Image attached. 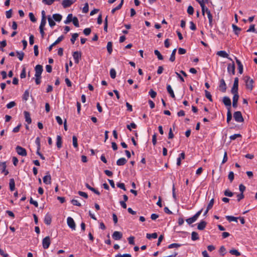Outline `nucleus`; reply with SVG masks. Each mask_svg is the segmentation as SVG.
I'll return each instance as SVG.
<instances>
[{
  "label": "nucleus",
  "instance_id": "f257e3e1",
  "mask_svg": "<svg viewBox=\"0 0 257 257\" xmlns=\"http://www.w3.org/2000/svg\"><path fill=\"white\" fill-rule=\"evenodd\" d=\"M244 80L245 82V86L247 89L251 91L253 89V84L254 81L249 76H246L244 78Z\"/></svg>",
  "mask_w": 257,
  "mask_h": 257
},
{
  "label": "nucleus",
  "instance_id": "f03ea898",
  "mask_svg": "<svg viewBox=\"0 0 257 257\" xmlns=\"http://www.w3.org/2000/svg\"><path fill=\"white\" fill-rule=\"evenodd\" d=\"M202 211H203V209L202 208L199 211H198L193 216L187 219L186 220V221L187 222V223L188 224H191L194 223V222H195L197 220V219H198V218L199 217V216L201 214Z\"/></svg>",
  "mask_w": 257,
  "mask_h": 257
},
{
  "label": "nucleus",
  "instance_id": "7ed1b4c3",
  "mask_svg": "<svg viewBox=\"0 0 257 257\" xmlns=\"http://www.w3.org/2000/svg\"><path fill=\"white\" fill-rule=\"evenodd\" d=\"M233 117L234 120L238 122H242L244 120L241 112L239 111H235L234 113Z\"/></svg>",
  "mask_w": 257,
  "mask_h": 257
},
{
  "label": "nucleus",
  "instance_id": "20e7f679",
  "mask_svg": "<svg viewBox=\"0 0 257 257\" xmlns=\"http://www.w3.org/2000/svg\"><path fill=\"white\" fill-rule=\"evenodd\" d=\"M17 153L20 156H26L27 155L26 150L19 146H18L16 148Z\"/></svg>",
  "mask_w": 257,
  "mask_h": 257
},
{
  "label": "nucleus",
  "instance_id": "39448f33",
  "mask_svg": "<svg viewBox=\"0 0 257 257\" xmlns=\"http://www.w3.org/2000/svg\"><path fill=\"white\" fill-rule=\"evenodd\" d=\"M238 78L236 77L234 78L233 86L231 88V92L232 93H238Z\"/></svg>",
  "mask_w": 257,
  "mask_h": 257
},
{
  "label": "nucleus",
  "instance_id": "423d86ee",
  "mask_svg": "<svg viewBox=\"0 0 257 257\" xmlns=\"http://www.w3.org/2000/svg\"><path fill=\"white\" fill-rule=\"evenodd\" d=\"M50 238L49 236H46L42 240V244L43 247L44 249H47L50 244Z\"/></svg>",
  "mask_w": 257,
  "mask_h": 257
},
{
  "label": "nucleus",
  "instance_id": "0eeeda50",
  "mask_svg": "<svg viewBox=\"0 0 257 257\" xmlns=\"http://www.w3.org/2000/svg\"><path fill=\"white\" fill-rule=\"evenodd\" d=\"M67 223L68 226L72 230H75L76 228L75 223L73 219L71 217H68L67 219Z\"/></svg>",
  "mask_w": 257,
  "mask_h": 257
},
{
  "label": "nucleus",
  "instance_id": "6e6552de",
  "mask_svg": "<svg viewBox=\"0 0 257 257\" xmlns=\"http://www.w3.org/2000/svg\"><path fill=\"white\" fill-rule=\"evenodd\" d=\"M35 76H41L43 71V66L41 65H37L35 67Z\"/></svg>",
  "mask_w": 257,
  "mask_h": 257
},
{
  "label": "nucleus",
  "instance_id": "1a4fd4ad",
  "mask_svg": "<svg viewBox=\"0 0 257 257\" xmlns=\"http://www.w3.org/2000/svg\"><path fill=\"white\" fill-rule=\"evenodd\" d=\"M73 57L76 64H78L81 58V53L80 52L75 51L73 53Z\"/></svg>",
  "mask_w": 257,
  "mask_h": 257
},
{
  "label": "nucleus",
  "instance_id": "9d476101",
  "mask_svg": "<svg viewBox=\"0 0 257 257\" xmlns=\"http://www.w3.org/2000/svg\"><path fill=\"white\" fill-rule=\"evenodd\" d=\"M206 13L207 15V18L209 20V26L212 28L213 26V17L210 10L208 8H206Z\"/></svg>",
  "mask_w": 257,
  "mask_h": 257
},
{
  "label": "nucleus",
  "instance_id": "9b49d317",
  "mask_svg": "<svg viewBox=\"0 0 257 257\" xmlns=\"http://www.w3.org/2000/svg\"><path fill=\"white\" fill-rule=\"evenodd\" d=\"M75 2V0H63L62 5L64 8H67L70 7Z\"/></svg>",
  "mask_w": 257,
  "mask_h": 257
},
{
  "label": "nucleus",
  "instance_id": "f8f14e48",
  "mask_svg": "<svg viewBox=\"0 0 257 257\" xmlns=\"http://www.w3.org/2000/svg\"><path fill=\"white\" fill-rule=\"evenodd\" d=\"M227 71L230 74L234 75L235 74V64L233 62L232 64H228Z\"/></svg>",
  "mask_w": 257,
  "mask_h": 257
},
{
  "label": "nucleus",
  "instance_id": "ddd939ff",
  "mask_svg": "<svg viewBox=\"0 0 257 257\" xmlns=\"http://www.w3.org/2000/svg\"><path fill=\"white\" fill-rule=\"evenodd\" d=\"M219 89L222 92H225L226 90V85L224 79H222L220 80Z\"/></svg>",
  "mask_w": 257,
  "mask_h": 257
},
{
  "label": "nucleus",
  "instance_id": "4468645a",
  "mask_svg": "<svg viewBox=\"0 0 257 257\" xmlns=\"http://www.w3.org/2000/svg\"><path fill=\"white\" fill-rule=\"evenodd\" d=\"M223 102L224 104L227 107V108H229V110L231 108V102L230 99L227 96H224L223 98Z\"/></svg>",
  "mask_w": 257,
  "mask_h": 257
},
{
  "label": "nucleus",
  "instance_id": "2eb2a0df",
  "mask_svg": "<svg viewBox=\"0 0 257 257\" xmlns=\"http://www.w3.org/2000/svg\"><path fill=\"white\" fill-rule=\"evenodd\" d=\"M233 94L232 98V106L234 108H236L237 105V101L239 98V95L238 93H232Z\"/></svg>",
  "mask_w": 257,
  "mask_h": 257
},
{
  "label": "nucleus",
  "instance_id": "dca6fc26",
  "mask_svg": "<svg viewBox=\"0 0 257 257\" xmlns=\"http://www.w3.org/2000/svg\"><path fill=\"white\" fill-rule=\"evenodd\" d=\"M43 182L46 184H50L51 183V177L49 172L47 173V175L43 177Z\"/></svg>",
  "mask_w": 257,
  "mask_h": 257
},
{
  "label": "nucleus",
  "instance_id": "f3484780",
  "mask_svg": "<svg viewBox=\"0 0 257 257\" xmlns=\"http://www.w3.org/2000/svg\"><path fill=\"white\" fill-rule=\"evenodd\" d=\"M112 236L114 240H120L122 237V234L120 232L115 231Z\"/></svg>",
  "mask_w": 257,
  "mask_h": 257
},
{
  "label": "nucleus",
  "instance_id": "a211bd4d",
  "mask_svg": "<svg viewBox=\"0 0 257 257\" xmlns=\"http://www.w3.org/2000/svg\"><path fill=\"white\" fill-rule=\"evenodd\" d=\"M217 55L221 57L226 58L229 59L230 60H232V59L229 57L228 54L225 51H218L217 53Z\"/></svg>",
  "mask_w": 257,
  "mask_h": 257
},
{
  "label": "nucleus",
  "instance_id": "6ab92c4d",
  "mask_svg": "<svg viewBox=\"0 0 257 257\" xmlns=\"http://www.w3.org/2000/svg\"><path fill=\"white\" fill-rule=\"evenodd\" d=\"M24 115L26 121L28 123V124H30L32 122V119L30 116V114L28 111H25Z\"/></svg>",
  "mask_w": 257,
  "mask_h": 257
},
{
  "label": "nucleus",
  "instance_id": "aec40b11",
  "mask_svg": "<svg viewBox=\"0 0 257 257\" xmlns=\"http://www.w3.org/2000/svg\"><path fill=\"white\" fill-rule=\"evenodd\" d=\"M51 221H52L51 215L49 213L46 214V215H45V218H44L45 223L47 225H50L51 223Z\"/></svg>",
  "mask_w": 257,
  "mask_h": 257
},
{
  "label": "nucleus",
  "instance_id": "412c9836",
  "mask_svg": "<svg viewBox=\"0 0 257 257\" xmlns=\"http://www.w3.org/2000/svg\"><path fill=\"white\" fill-rule=\"evenodd\" d=\"M235 59L236 62L238 66V69L239 73L240 74H241L243 73V65L241 64V62L238 59H237V58L236 57H235Z\"/></svg>",
  "mask_w": 257,
  "mask_h": 257
},
{
  "label": "nucleus",
  "instance_id": "4be33fe9",
  "mask_svg": "<svg viewBox=\"0 0 257 257\" xmlns=\"http://www.w3.org/2000/svg\"><path fill=\"white\" fill-rule=\"evenodd\" d=\"M206 224H207V223L205 221H203V220H201L198 224V225H197V228L198 229L200 230H203L206 226Z\"/></svg>",
  "mask_w": 257,
  "mask_h": 257
},
{
  "label": "nucleus",
  "instance_id": "5701e85b",
  "mask_svg": "<svg viewBox=\"0 0 257 257\" xmlns=\"http://www.w3.org/2000/svg\"><path fill=\"white\" fill-rule=\"evenodd\" d=\"M167 90L168 92L170 94V96L174 98L175 97L174 91L173 89L172 88L170 84H168L167 85Z\"/></svg>",
  "mask_w": 257,
  "mask_h": 257
},
{
  "label": "nucleus",
  "instance_id": "b1692460",
  "mask_svg": "<svg viewBox=\"0 0 257 257\" xmlns=\"http://www.w3.org/2000/svg\"><path fill=\"white\" fill-rule=\"evenodd\" d=\"M185 153L184 152L181 153L179 155V157L177 158V165L178 166H180L181 164V160H183L185 159Z\"/></svg>",
  "mask_w": 257,
  "mask_h": 257
},
{
  "label": "nucleus",
  "instance_id": "393cba45",
  "mask_svg": "<svg viewBox=\"0 0 257 257\" xmlns=\"http://www.w3.org/2000/svg\"><path fill=\"white\" fill-rule=\"evenodd\" d=\"M127 161L124 158H121L117 160L116 164L118 166H122L124 165Z\"/></svg>",
  "mask_w": 257,
  "mask_h": 257
},
{
  "label": "nucleus",
  "instance_id": "a878e982",
  "mask_svg": "<svg viewBox=\"0 0 257 257\" xmlns=\"http://www.w3.org/2000/svg\"><path fill=\"white\" fill-rule=\"evenodd\" d=\"M85 186L87 189L91 190V191L94 192L95 194H96L98 195H100V193L98 190H97L96 189L91 187L88 183L85 184Z\"/></svg>",
  "mask_w": 257,
  "mask_h": 257
},
{
  "label": "nucleus",
  "instance_id": "bb28decb",
  "mask_svg": "<svg viewBox=\"0 0 257 257\" xmlns=\"http://www.w3.org/2000/svg\"><path fill=\"white\" fill-rule=\"evenodd\" d=\"M62 138L60 136H57V142H56V145L58 149H60L62 147Z\"/></svg>",
  "mask_w": 257,
  "mask_h": 257
},
{
  "label": "nucleus",
  "instance_id": "cd10ccee",
  "mask_svg": "<svg viewBox=\"0 0 257 257\" xmlns=\"http://www.w3.org/2000/svg\"><path fill=\"white\" fill-rule=\"evenodd\" d=\"M10 189L11 191H13L15 189V183L14 179H11L10 180Z\"/></svg>",
  "mask_w": 257,
  "mask_h": 257
},
{
  "label": "nucleus",
  "instance_id": "c85d7f7f",
  "mask_svg": "<svg viewBox=\"0 0 257 257\" xmlns=\"http://www.w3.org/2000/svg\"><path fill=\"white\" fill-rule=\"evenodd\" d=\"M146 237L148 239H151L152 238H157L158 237V234L156 232L153 233H147Z\"/></svg>",
  "mask_w": 257,
  "mask_h": 257
},
{
  "label": "nucleus",
  "instance_id": "c756f323",
  "mask_svg": "<svg viewBox=\"0 0 257 257\" xmlns=\"http://www.w3.org/2000/svg\"><path fill=\"white\" fill-rule=\"evenodd\" d=\"M62 16L59 14H55L53 15V18L56 22H60L62 20Z\"/></svg>",
  "mask_w": 257,
  "mask_h": 257
},
{
  "label": "nucleus",
  "instance_id": "7c9ffc66",
  "mask_svg": "<svg viewBox=\"0 0 257 257\" xmlns=\"http://www.w3.org/2000/svg\"><path fill=\"white\" fill-rule=\"evenodd\" d=\"M199 239V235L197 232L193 231L191 233V239L193 241L198 240Z\"/></svg>",
  "mask_w": 257,
  "mask_h": 257
},
{
  "label": "nucleus",
  "instance_id": "2f4dec72",
  "mask_svg": "<svg viewBox=\"0 0 257 257\" xmlns=\"http://www.w3.org/2000/svg\"><path fill=\"white\" fill-rule=\"evenodd\" d=\"M106 48L108 53L111 54L112 52V43L111 42L107 43Z\"/></svg>",
  "mask_w": 257,
  "mask_h": 257
},
{
  "label": "nucleus",
  "instance_id": "473e14b6",
  "mask_svg": "<svg viewBox=\"0 0 257 257\" xmlns=\"http://www.w3.org/2000/svg\"><path fill=\"white\" fill-rule=\"evenodd\" d=\"M226 218L229 222H231V221L237 222V219L238 218L234 217L233 216H226Z\"/></svg>",
  "mask_w": 257,
  "mask_h": 257
},
{
  "label": "nucleus",
  "instance_id": "72a5a7b5",
  "mask_svg": "<svg viewBox=\"0 0 257 257\" xmlns=\"http://www.w3.org/2000/svg\"><path fill=\"white\" fill-rule=\"evenodd\" d=\"M232 119V114L230 111V109L229 110V108H227V119L226 121L227 123H229L230 121Z\"/></svg>",
  "mask_w": 257,
  "mask_h": 257
},
{
  "label": "nucleus",
  "instance_id": "f704fd0d",
  "mask_svg": "<svg viewBox=\"0 0 257 257\" xmlns=\"http://www.w3.org/2000/svg\"><path fill=\"white\" fill-rule=\"evenodd\" d=\"M73 16L72 14H68L66 20L64 21L65 24H69L73 20Z\"/></svg>",
  "mask_w": 257,
  "mask_h": 257
},
{
  "label": "nucleus",
  "instance_id": "c9c22d12",
  "mask_svg": "<svg viewBox=\"0 0 257 257\" xmlns=\"http://www.w3.org/2000/svg\"><path fill=\"white\" fill-rule=\"evenodd\" d=\"M196 1H197V2H198L199 3V4H200V5L201 7L202 15H204V6H205L204 3H205V1H203L202 0V1L196 0Z\"/></svg>",
  "mask_w": 257,
  "mask_h": 257
},
{
  "label": "nucleus",
  "instance_id": "e433bc0d",
  "mask_svg": "<svg viewBox=\"0 0 257 257\" xmlns=\"http://www.w3.org/2000/svg\"><path fill=\"white\" fill-rule=\"evenodd\" d=\"M176 49H174L172 52V54L170 56V61H171V62H174L175 60V54H176Z\"/></svg>",
  "mask_w": 257,
  "mask_h": 257
},
{
  "label": "nucleus",
  "instance_id": "4c0bfd02",
  "mask_svg": "<svg viewBox=\"0 0 257 257\" xmlns=\"http://www.w3.org/2000/svg\"><path fill=\"white\" fill-rule=\"evenodd\" d=\"M48 21L49 25L52 28L56 25L55 22L53 21V20L50 17V16H48Z\"/></svg>",
  "mask_w": 257,
  "mask_h": 257
},
{
  "label": "nucleus",
  "instance_id": "58836bf2",
  "mask_svg": "<svg viewBox=\"0 0 257 257\" xmlns=\"http://www.w3.org/2000/svg\"><path fill=\"white\" fill-rule=\"evenodd\" d=\"M232 28L235 34L238 35L239 32L241 31V29L235 25H232Z\"/></svg>",
  "mask_w": 257,
  "mask_h": 257
},
{
  "label": "nucleus",
  "instance_id": "ea45409f",
  "mask_svg": "<svg viewBox=\"0 0 257 257\" xmlns=\"http://www.w3.org/2000/svg\"><path fill=\"white\" fill-rule=\"evenodd\" d=\"M73 145L75 148H78L77 138L75 136L72 137Z\"/></svg>",
  "mask_w": 257,
  "mask_h": 257
},
{
  "label": "nucleus",
  "instance_id": "a19ab883",
  "mask_svg": "<svg viewBox=\"0 0 257 257\" xmlns=\"http://www.w3.org/2000/svg\"><path fill=\"white\" fill-rule=\"evenodd\" d=\"M181 244L173 243L168 245V248H178L181 246Z\"/></svg>",
  "mask_w": 257,
  "mask_h": 257
},
{
  "label": "nucleus",
  "instance_id": "79ce46f5",
  "mask_svg": "<svg viewBox=\"0 0 257 257\" xmlns=\"http://www.w3.org/2000/svg\"><path fill=\"white\" fill-rule=\"evenodd\" d=\"M155 54L157 56L159 60H162L163 59V57L158 50L154 51Z\"/></svg>",
  "mask_w": 257,
  "mask_h": 257
},
{
  "label": "nucleus",
  "instance_id": "37998d69",
  "mask_svg": "<svg viewBox=\"0 0 257 257\" xmlns=\"http://www.w3.org/2000/svg\"><path fill=\"white\" fill-rule=\"evenodd\" d=\"M29 97V90H27L25 91L23 95V100L27 101Z\"/></svg>",
  "mask_w": 257,
  "mask_h": 257
},
{
  "label": "nucleus",
  "instance_id": "c03bdc74",
  "mask_svg": "<svg viewBox=\"0 0 257 257\" xmlns=\"http://www.w3.org/2000/svg\"><path fill=\"white\" fill-rule=\"evenodd\" d=\"M229 253H230L231 254H233L236 256H239L240 255V253L237 250L235 249L230 250Z\"/></svg>",
  "mask_w": 257,
  "mask_h": 257
},
{
  "label": "nucleus",
  "instance_id": "a18cd8bd",
  "mask_svg": "<svg viewBox=\"0 0 257 257\" xmlns=\"http://www.w3.org/2000/svg\"><path fill=\"white\" fill-rule=\"evenodd\" d=\"M78 37V34L77 33H74L72 34V37L70 39V41L73 44H74V43L76 41V39H77V38Z\"/></svg>",
  "mask_w": 257,
  "mask_h": 257
},
{
  "label": "nucleus",
  "instance_id": "49530a36",
  "mask_svg": "<svg viewBox=\"0 0 257 257\" xmlns=\"http://www.w3.org/2000/svg\"><path fill=\"white\" fill-rule=\"evenodd\" d=\"M72 22H73V24H74V25L76 27H79V21H78V20L77 17H74L73 18Z\"/></svg>",
  "mask_w": 257,
  "mask_h": 257
},
{
  "label": "nucleus",
  "instance_id": "de8ad7c7",
  "mask_svg": "<svg viewBox=\"0 0 257 257\" xmlns=\"http://www.w3.org/2000/svg\"><path fill=\"white\" fill-rule=\"evenodd\" d=\"M46 19L42 18L39 28H44V27L46 25Z\"/></svg>",
  "mask_w": 257,
  "mask_h": 257
},
{
  "label": "nucleus",
  "instance_id": "09e8293b",
  "mask_svg": "<svg viewBox=\"0 0 257 257\" xmlns=\"http://www.w3.org/2000/svg\"><path fill=\"white\" fill-rule=\"evenodd\" d=\"M110 75L111 78L114 79L116 77V71L114 69L111 68L110 70Z\"/></svg>",
  "mask_w": 257,
  "mask_h": 257
},
{
  "label": "nucleus",
  "instance_id": "8fccbe9b",
  "mask_svg": "<svg viewBox=\"0 0 257 257\" xmlns=\"http://www.w3.org/2000/svg\"><path fill=\"white\" fill-rule=\"evenodd\" d=\"M126 127L128 130L131 131L132 128H136L137 127V125L134 122H132L130 124L127 125Z\"/></svg>",
  "mask_w": 257,
  "mask_h": 257
},
{
  "label": "nucleus",
  "instance_id": "3c124183",
  "mask_svg": "<svg viewBox=\"0 0 257 257\" xmlns=\"http://www.w3.org/2000/svg\"><path fill=\"white\" fill-rule=\"evenodd\" d=\"M64 39V37L63 36H61L58 38V39L53 43V45L55 46L58 43H59L61 41L63 40Z\"/></svg>",
  "mask_w": 257,
  "mask_h": 257
},
{
  "label": "nucleus",
  "instance_id": "603ef678",
  "mask_svg": "<svg viewBox=\"0 0 257 257\" xmlns=\"http://www.w3.org/2000/svg\"><path fill=\"white\" fill-rule=\"evenodd\" d=\"M219 252L222 256H223L226 252V249L225 247L224 246H221L219 248Z\"/></svg>",
  "mask_w": 257,
  "mask_h": 257
},
{
  "label": "nucleus",
  "instance_id": "864d4df0",
  "mask_svg": "<svg viewBox=\"0 0 257 257\" xmlns=\"http://www.w3.org/2000/svg\"><path fill=\"white\" fill-rule=\"evenodd\" d=\"M17 55H18L19 59L20 61H22L23 58H24V53L23 52H17Z\"/></svg>",
  "mask_w": 257,
  "mask_h": 257
},
{
  "label": "nucleus",
  "instance_id": "5fc2aeb1",
  "mask_svg": "<svg viewBox=\"0 0 257 257\" xmlns=\"http://www.w3.org/2000/svg\"><path fill=\"white\" fill-rule=\"evenodd\" d=\"M205 96L210 101H212V96L210 93L207 90H205Z\"/></svg>",
  "mask_w": 257,
  "mask_h": 257
},
{
  "label": "nucleus",
  "instance_id": "6e6d98bb",
  "mask_svg": "<svg viewBox=\"0 0 257 257\" xmlns=\"http://www.w3.org/2000/svg\"><path fill=\"white\" fill-rule=\"evenodd\" d=\"M89 11V6L88 3H85L84 7L82 9V12L83 13H87Z\"/></svg>",
  "mask_w": 257,
  "mask_h": 257
},
{
  "label": "nucleus",
  "instance_id": "4d7b16f0",
  "mask_svg": "<svg viewBox=\"0 0 257 257\" xmlns=\"http://www.w3.org/2000/svg\"><path fill=\"white\" fill-rule=\"evenodd\" d=\"M16 105V103L15 101H11L9 103H8L6 105L8 109H10L13 107H14Z\"/></svg>",
  "mask_w": 257,
  "mask_h": 257
},
{
  "label": "nucleus",
  "instance_id": "13d9d810",
  "mask_svg": "<svg viewBox=\"0 0 257 257\" xmlns=\"http://www.w3.org/2000/svg\"><path fill=\"white\" fill-rule=\"evenodd\" d=\"M247 32H254L256 33L254 25H251L249 29L246 31Z\"/></svg>",
  "mask_w": 257,
  "mask_h": 257
},
{
  "label": "nucleus",
  "instance_id": "bf43d9fd",
  "mask_svg": "<svg viewBox=\"0 0 257 257\" xmlns=\"http://www.w3.org/2000/svg\"><path fill=\"white\" fill-rule=\"evenodd\" d=\"M0 167H2V172H4L7 168L6 162H0Z\"/></svg>",
  "mask_w": 257,
  "mask_h": 257
},
{
  "label": "nucleus",
  "instance_id": "052dcab7",
  "mask_svg": "<svg viewBox=\"0 0 257 257\" xmlns=\"http://www.w3.org/2000/svg\"><path fill=\"white\" fill-rule=\"evenodd\" d=\"M187 13L189 15H192L194 13V9L191 6H189L187 9Z\"/></svg>",
  "mask_w": 257,
  "mask_h": 257
},
{
  "label": "nucleus",
  "instance_id": "680f3d73",
  "mask_svg": "<svg viewBox=\"0 0 257 257\" xmlns=\"http://www.w3.org/2000/svg\"><path fill=\"white\" fill-rule=\"evenodd\" d=\"M149 95L151 96V97L153 98H155L157 95V93L155 91H154L153 89H151L150 91L149 92Z\"/></svg>",
  "mask_w": 257,
  "mask_h": 257
},
{
  "label": "nucleus",
  "instance_id": "e2e57ef3",
  "mask_svg": "<svg viewBox=\"0 0 257 257\" xmlns=\"http://www.w3.org/2000/svg\"><path fill=\"white\" fill-rule=\"evenodd\" d=\"M71 202L73 205H75V206H79V207L81 206V204L76 199H72L71 201Z\"/></svg>",
  "mask_w": 257,
  "mask_h": 257
},
{
  "label": "nucleus",
  "instance_id": "0e129e2a",
  "mask_svg": "<svg viewBox=\"0 0 257 257\" xmlns=\"http://www.w3.org/2000/svg\"><path fill=\"white\" fill-rule=\"evenodd\" d=\"M6 16L7 18L8 19L11 18L12 16V10L10 9L9 11H6Z\"/></svg>",
  "mask_w": 257,
  "mask_h": 257
},
{
  "label": "nucleus",
  "instance_id": "69168bd1",
  "mask_svg": "<svg viewBox=\"0 0 257 257\" xmlns=\"http://www.w3.org/2000/svg\"><path fill=\"white\" fill-rule=\"evenodd\" d=\"M29 16L30 20L32 22H36L37 20H36V18L35 17L34 14L32 13H30L29 14Z\"/></svg>",
  "mask_w": 257,
  "mask_h": 257
},
{
  "label": "nucleus",
  "instance_id": "338daca9",
  "mask_svg": "<svg viewBox=\"0 0 257 257\" xmlns=\"http://www.w3.org/2000/svg\"><path fill=\"white\" fill-rule=\"evenodd\" d=\"M224 194L225 196L228 197H232L233 195V193L232 192L230 191L229 190H226L224 191Z\"/></svg>",
  "mask_w": 257,
  "mask_h": 257
},
{
  "label": "nucleus",
  "instance_id": "774afa93",
  "mask_svg": "<svg viewBox=\"0 0 257 257\" xmlns=\"http://www.w3.org/2000/svg\"><path fill=\"white\" fill-rule=\"evenodd\" d=\"M228 179L231 182L234 179V173L233 172H230L228 176Z\"/></svg>",
  "mask_w": 257,
  "mask_h": 257
}]
</instances>
